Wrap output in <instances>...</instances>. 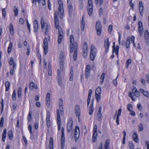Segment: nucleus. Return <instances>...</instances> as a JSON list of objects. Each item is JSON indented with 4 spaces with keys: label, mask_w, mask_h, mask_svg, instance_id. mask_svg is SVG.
<instances>
[{
    "label": "nucleus",
    "mask_w": 149,
    "mask_h": 149,
    "mask_svg": "<svg viewBox=\"0 0 149 149\" xmlns=\"http://www.w3.org/2000/svg\"><path fill=\"white\" fill-rule=\"evenodd\" d=\"M74 47L71 46L70 47V52L72 53L74 52L73 53L74 59V61H76L77 59V43H74Z\"/></svg>",
    "instance_id": "nucleus-1"
},
{
    "label": "nucleus",
    "mask_w": 149,
    "mask_h": 149,
    "mask_svg": "<svg viewBox=\"0 0 149 149\" xmlns=\"http://www.w3.org/2000/svg\"><path fill=\"white\" fill-rule=\"evenodd\" d=\"M58 1L59 4L58 10L60 13V17L62 19L63 17L64 13L63 3L61 0H58Z\"/></svg>",
    "instance_id": "nucleus-2"
},
{
    "label": "nucleus",
    "mask_w": 149,
    "mask_h": 149,
    "mask_svg": "<svg viewBox=\"0 0 149 149\" xmlns=\"http://www.w3.org/2000/svg\"><path fill=\"white\" fill-rule=\"evenodd\" d=\"M87 10L88 14L89 16L91 15L93 12V1L88 0Z\"/></svg>",
    "instance_id": "nucleus-3"
},
{
    "label": "nucleus",
    "mask_w": 149,
    "mask_h": 149,
    "mask_svg": "<svg viewBox=\"0 0 149 149\" xmlns=\"http://www.w3.org/2000/svg\"><path fill=\"white\" fill-rule=\"evenodd\" d=\"M61 148L63 149L65 146V137L64 134V128L62 127L61 128Z\"/></svg>",
    "instance_id": "nucleus-4"
},
{
    "label": "nucleus",
    "mask_w": 149,
    "mask_h": 149,
    "mask_svg": "<svg viewBox=\"0 0 149 149\" xmlns=\"http://www.w3.org/2000/svg\"><path fill=\"white\" fill-rule=\"evenodd\" d=\"M41 24L42 29L45 30V33L46 34L48 30L47 24L46 22H45L44 18L42 17L41 19Z\"/></svg>",
    "instance_id": "nucleus-5"
},
{
    "label": "nucleus",
    "mask_w": 149,
    "mask_h": 149,
    "mask_svg": "<svg viewBox=\"0 0 149 149\" xmlns=\"http://www.w3.org/2000/svg\"><path fill=\"white\" fill-rule=\"evenodd\" d=\"M95 47L93 45L91 47V52L90 53V58L91 60L93 61L95 56L96 53L95 52Z\"/></svg>",
    "instance_id": "nucleus-6"
},
{
    "label": "nucleus",
    "mask_w": 149,
    "mask_h": 149,
    "mask_svg": "<svg viewBox=\"0 0 149 149\" xmlns=\"http://www.w3.org/2000/svg\"><path fill=\"white\" fill-rule=\"evenodd\" d=\"M60 60V67L61 69H63V63L64 62V55L63 52L61 51L60 52L59 56Z\"/></svg>",
    "instance_id": "nucleus-7"
},
{
    "label": "nucleus",
    "mask_w": 149,
    "mask_h": 149,
    "mask_svg": "<svg viewBox=\"0 0 149 149\" xmlns=\"http://www.w3.org/2000/svg\"><path fill=\"white\" fill-rule=\"evenodd\" d=\"M95 27L97 34L100 36L102 32V26L100 22H97L96 23Z\"/></svg>",
    "instance_id": "nucleus-8"
},
{
    "label": "nucleus",
    "mask_w": 149,
    "mask_h": 149,
    "mask_svg": "<svg viewBox=\"0 0 149 149\" xmlns=\"http://www.w3.org/2000/svg\"><path fill=\"white\" fill-rule=\"evenodd\" d=\"M43 48L44 49V54L46 55L48 52V42L47 39L45 38L43 42Z\"/></svg>",
    "instance_id": "nucleus-9"
},
{
    "label": "nucleus",
    "mask_w": 149,
    "mask_h": 149,
    "mask_svg": "<svg viewBox=\"0 0 149 149\" xmlns=\"http://www.w3.org/2000/svg\"><path fill=\"white\" fill-rule=\"evenodd\" d=\"M73 121L72 118L69 119L67 125V130L68 132H70L72 128Z\"/></svg>",
    "instance_id": "nucleus-10"
},
{
    "label": "nucleus",
    "mask_w": 149,
    "mask_h": 149,
    "mask_svg": "<svg viewBox=\"0 0 149 149\" xmlns=\"http://www.w3.org/2000/svg\"><path fill=\"white\" fill-rule=\"evenodd\" d=\"M79 129L78 126H76L74 132V137L75 139V141L77 142L78 140L79 136Z\"/></svg>",
    "instance_id": "nucleus-11"
},
{
    "label": "nucleus",
    "mask_w": 149,
    "mask_h": 149,
    "mask_svg": "<svg viewBox=\"0 0 149 149\" xmlns=\"http://www.w3.org/2000/svg\"><path fill=\"white\" fill-rule=\"evenodd\" d=\"M91 72V67L89 65L86 66L85 69V77L86 78L88 79L90 76Z\"/></svg>",
    "instance_id": "nucleus-12"
},
{
    "label": "nucleus",
    "mask_w": 149,
    "mask_h": 149,
    "mask_svg": "<svg viewBox=\"0 0 149 149\" xmlns=\"http://www.w3.org/2000/svg\"><path fill=\"white\" fill-rule=\"evenodd\" d=\"M110 45V43L109 40V38L105 40L104 43V47L105 48L106 53H107L109 50V47Z\"/></svg>",
    "instance_id": "nucleus-13"
},
{
    "label": "nucleus",
    "mask_w": 149,
    "mask_h": 149,
    "mask_svg": "<svg viewBox=\"0 0 149 149\" xmlns=\"http://www.w3.org/2000/svg\"><path fill=\"white\" fill-rule=\"evenodd\" d=\"M57 120L58 124V130H60L61 129V118L60 115L58 110L57 112Z\"/></svg>",
    "instance_id": "nucleus-14"
},
{
    "label": "nucleus",
    "mask_w": 149,
    "mask_h": 149,
    "mask_svg": "<svg viewBox=\"0 0 149 149\" xmlns=\"http://www.w3.org/2000/svg\"><path fill=\"white\" fill-rule=\"evenodd\" d=\"M9 63L10 65H13L12 67L14 70L16 69V64L14 62V60L13 57H10L9 59Z\"/></svg>",
    "instance_id": "nucleus-15"
},
{
    "label": "nucleus",
    "mask_w": 149,
    "mask_h": 149,
    "mask_svg": "<svg viewBox=\"0 0 149 149\" xmlns=\"http://www.w3.org/2000/svg\"><path fill=\"white\" fill-rule=\"evenodd\" d=\"M75 114L76 116L79 118V116L80 115V110L79 106L77 105L75 107Z\"/></svg>",
    "instance_id": "nucleus-16"
},
{
    "label": "nucleus",
    "mask_w": 149,
    "mask_h": 149,
    "mask_svg": "<svg viewBox=\"0 0 149 149\" xmlns=\"http://www.w3.org/2000/svg\"><path fill=\"white\" fill-rule=\"evenodd\" d=\"M85 17L84 15L82 17V19L81 21V29L83 31L84 30V28L85 24V21L84 20Z\"/></svg>",
    "instance_id": "nucleus-17"
},
{
    "label": "nucleus",
    "mask_w": 149,
    "mask_h": 149,
    "mask_svg": "<svg viewBox=\"0 0 149 149\" xmlns=\"http://www.w3.org/2000/svg\"><path fill=\"white\" fill-rule=\"evenodd\" d=\"M33 25L34 27V31L35 33L37 32L38 27V22L37 20H34L33 21Z\"/></svg>",
    "instance_id": "nucleus-18"
},
{
    "label": "nucleus",
    "mask_w": 149,
    "mask_h": 149,
    "mask_svg": "<svg viewBox=\"0 0 149 149\" xmlns=\"http://www.w3.org/2000/svg\"><path fill=\"white\" fill-rule=\"evenodd\" d=\"M50 94L49 93H47V96H46V104L47 105L49 106L50 104Z\"/></svg>",
    "instance_id": "nucleus-19"
},
{
    "label": "nucleus",
    "mask_w": 149,
    "mask_h": 149,
    "mask_svg": "<svg viewBox=\"0 0 149 149\" xmlns=\"http://www.w3.org/2000/svg\"><path fill=\"white\" fill-rule=\"evenodd\" d=\"M70 47L71 46H73L74 47V44L75 43H77L76 42H74V36L73 35H71L70 37Z\"/></svg>",
    "instance_id": "nucleus-20"
},
{
    "label": "nucleus",
    "mask_w": 149,
    "mask_h": 149,
    "mask_svg": "<svg viewBox=\"0 0 149 149\" xmlns=\"http://www.w3.org/2000/svg\"><path fill=\"white\" fill-rule=\"evenodd\" d=\"M68 9L70 15H72V12L73 9L72 4V3H70L68 5Z\"/></svg>",
    "instance_id": "nucleus-21"
},
{
    "label": "nucleus",
    "mask_w": 149,
    "mask_h": 149,
    "mask_svg": "<svg viewBox=\"0 0 149 149\" xmlns=\"http://www.w3.org/2000/svg\"><path fill=\"white\" fill-rule=\"evenodd\" d=\"M139 11L140 12V15H142V12L143 10V3L142 1H139Z\"/></svg>",
    "instance_id": "nucleus-22"
},
{
    "label": "nucleus",
    "mask_w": 149,
    "mask_h": 149,
    "mask_svg": "<svg viewBox=\"0 0 149 149\" xmlns=\"http://www.w3.org/2000/svg\"><path fill=\"white\" fill-rule=\"evenodd\" d=\"M7 130L6 129L3 130V135L2 137V140L3 141H4L6 136Z\"/></svg>",
    "instance_id": "nucleus-23"
},
{
    "label": "nucleus",
    "mask_w": 149,
    "mask_h": 149,
    "mask_svg": "<svg viewBox=\"0 0 149 149\" xmlns=\"http://www.w3.org/2000/svg\"><path fill=\"white\" fill-rule=\"evenodd\" d=\"M132 137L134 141L137 143H139V141L138 137V136L136 133L135 132L132 135Z\"/></svg>",
    "instance_id": "nucleus-24"
},
{
    "label": "nucleus",
    "mask_w": 149,
    "mask_h": 149,
    "mask_svg": "<svg viewBox=\"0 0 149 149\" xmlns=\"http://www.w3.org/2000/svg\"><path fill=\"white\" fill-rule=\"evenodd\" d=\"M110 140L109 139H107L106 140L104 145V148L105 149H109V144Z\"/></svg>",
    "instance_id": "nucleus-25"
},
{
    "label": "nucleus",
    "mask_w": 149,
    "mask_h": 149,
    "mask_svg": "<svg viewBox=\"0 0 149 149\" xmlns=\"http://www.w3.org/2000/svg\"><path fill=\"white\" fill-rule=\"evenodd\" d=\"M38 87L36 85H35L33 82H31L30 84V89L32 90L34 88L36 89L38 88Z\"/></svg>",
    "instance_id": "nucleus-26"
},
{
    "label": "nucleus",
    "mask_w": 149,
    "mask_h": 149,
    "mask_svg": "<svg viewBox=\"0 0 149 149\" xmlns=\"http://www.w3.org/2000/svg\"><path fill=\"white\" fill-rule=\"evenodd\" d=\"M130 37H127V38L126 42L125 43V45L127 48H129L130 47Z\"/></svg>",
    "instance_id": "nucleus-27"
},
{
    "label": "nucleus",
    "mask_w": 149,
    "mask_h": 149,
    "mask_svg": "<svg viewBox=\"0 0 149 149\" xmlns=\"http://www.w3.org/2000/svg\"><path fill=\"white\" fill-rule=\"evenodd\" d=\"M49 149H53V139L52 137L50 138Z\"/></svg>",
    "instance_id": "nucleus-28"
},
{
    "label": "nucleus",
    "mask_w": 149,
    "mask_h": 149,
    "mask_svg": "<svg viewBox=\"0 0 149 149\" xmlns=\"http://www.w3.org/2000/svg\"><path fill=\"white\" fill-rule=\"evenodd\" d=\"M97 135V132H94L93 136V143H95L96 142V137Z\"/></svg>",
    "instance_id": "nucleus-29"
},
{
    "label": "nucleus",
    "mask_w": 149,
    "mask_h": 149,
    "mask_svg": "<svg viewBox=\"0 0 149 149\" xmlns=\"http://www.w3.org/2000/svg\"><path fill=\"white\" fill-rule=\"evenodd\" d=\"M5 86L6 87L5 91H8L10 86V83L9 81H6L5 82Z\"/></svg>",
    "instance_id": "nucleus-30"
},
{
    "label": "nucleus",
    "mask_w": 149,
    "mask_h": 149,
    "mask_svg": "<svg viewBox=\"0 0 149 149\" xmlns=\"http://www.w3.org/2000/svg\"><path fill=\"white\" fill-rule=\"evenodd\" d=\"M105 74L104 73H102L100 76V83L101 84H102L103 82L105 77Z\"/></svg>",
    "instance_id": "nucleus-31"
},
{
    "label": "nucleus",
    "mask_w": 149,
    "mask_h": 149,
    "mask_svg": "<svg viewBox=\"0 0 149 149\" xmlns=\"http://www.w3.org/2000/svg\"><path fill=\"white\" fill-rule=\"evenodd\" d=\"M9 29L10 33L11 34L13 35L14 34V31L13 25L12 23H10L9 24Z\"/></svg>",
    "instance_id": "nucleus-32"
},
{
    "label": "nucleus",
    "mask_w": 149,
    "mask_h": 149,
    "mask_svg": "<svg viewBox=\"0 0 149 149\" xmlns=\"http://www.w3.org/2000/svg\"><path fill=\"white\" fill-rule=\"evenodd\" d=\"M101 89L100 87H98L95 90V94H101Z\"/></svg>",
    "instance_id": "nucleus-33"
},
{
    "label": "nucleus",
    "mask_w": 149,
    "mask_h": 149,
    "mask_svg": "<svg viewBox=\"0 0 149 149\" xmlns=\"http://www.w3.org/2000/svg\"><path fill=\"white\" fill-rule=\"evenodd\" d=\"M88 48V46L86 42L84 43V44L83 46V52H84V53L87 52V49Z\"/></svg>",
    "instance_id": "nucleus-34"
},
{
    "label": "nucleus",
    "mask_w": 149,
    "mask_h": 149,
    "mask_svg": "<svg viewBox=\"0 0 149 149\" xmlns=\"http://www.w3.org/2000/svg\"><path fill=\"white\" fill-rule=\"evenodd\" d=\"M13 46V43L12 42H10L9 45V46L8 48L7 52L8 53H9L12 49Z\"/></svg>",
    "instance_id": "nucleus-35"
},
{
    "label": "nucleus",
    "mask_w": 149,
    "mask_h": 149,
    "mask_svg": "<svg viewBox=\"0 0 149 149\" xmlns=\"http://www.w3.org/2000/svg\"><path fill=\"white\" fill-rule=\"evenodd\" d=\"M9 139L11 140L13 139V133L11 130L9 131L8 133Z\"/></svg>",
    "instance_id": "nucleus-36"
},
{
    "label": "nucleus",
    "mask_w": 149,
    "mask_h": 149,
    "mask_svg": "<svg viewBox=\"0 0 149 149\" xmlns=\"http://www.w3.org/2000/svg\"><path fill=\"white\" fill-rule=\"evenodd\" d=\"M79 6L80 10H81L83 7V1L82 0H79Z\"/></svg>",
    "instance_id": "nucleus-37"
},
{
    "label": "nucleus",
    "mask_w": 149,
    "mask_h": 149,
    "mask_svg": "<svg viewBox=\"0 0 149 149\" xmlns=\"http://www.w3.org/2000/svg\"><path fill=\"white\" fill-rule=\"evenodd\" d=\"M138 130L139 132L142 131L144 128L143 125L141 123L138 125Z\"/></svg>",
    "instance_id": "nucleus-38"
},
{
    "label": "nucleus",
    "mask_w": 149,
    "mask_h": 149,
    "mask_svg": "<svg viewBox=\"0 0 149 149\" xmlns=\"http://www.w3.org/2000/svg\"><path fill=\"white\" fill-rule=\"evenodd\" d=\"M13 10L15 13V16H17L18 15V9L16 6H15L14 7Z\"/></svg>",
    "instance_id": "nucleus-39"
},
{
    "label": "nucleus",
    "mask_w": 149,
    "mask_h": 149,
    "mask_svg": "<svg viewBox=\"0 0 149 149\" xmlns=\"http://www.w3.org/2000/svg\"><path fill=\"white\" fill-rule=\"evenodd\" d=\"M131 63V59H128L126 63V67L127 68H128L129 65Z\"/></svg>",
    "instance_id": "nucleus-40"
},
{
    "label": "nucleus",
    "mask_w": 149,
    "mask_h": 149,
    "mask_svg": "<svg viewBox=\"0 0 149 149\" xmlns=\"http://www.w3.org/2000/svg\"><path fill=\"white\" fill-rule=\"evenodd\" d=\"M73 71L72 69L70 70V80L72 81L73 79Z\"/></svg>",
    "instance_id": "nucleus-41"
},
{
    "label": "nucleus",
    "mask_w": 149,
    "mask_h": 149,
    "mask_svg": "<svg viewBox=\"0 0 149 149\" xmlns=\"http://www.w3.org/2000/svg\"><path fill=\"white\" fill-rule=\"evenodd\" d=\"M145 38L147 40L149 38V34L148 31L147 30H146L145 31Z\"/></svg>",
    "instance_id": "nucleus-42"
},
{
    "label": "nucleus",
    "mask_w": 149,
    "mask_h": 149,
    "mask_svg": "<svg viewBox=\"0 0 149 149\" xmlns=\"http://www.w3.org/2000/svg\"><path fill=\"white\" fill-rule=\"evenodd\" d=\"M101 94H95V97L96 99L97 102H98L101 99Z\"/></svg>",
    "instance_id": "nucleus-43"
},
{
    "label": "nucleus",
    "mask_w": 149,
    "mask_h": 149,
    "mask_svg": "<svg viewBox=\"0 0 149 149\" xmlns=\"http://www.w3.org/2000/svg\"><path fill=\"white\" fill-rule=\"evenodd\" d=\"M22 88L21 87H19L18 91V97L19 98L20 97L21 94Z\"/></svg>",
    "instance_id": "nucleus-44"
},
{
    "label": "nucleus",
    "mask_w": 149,
    "mask_h": 149,
    "mask_svg": "<svg viewBox=\"0 0 149 149\" xmlns=\"http://www.w3.org/2000/svg\"><path fill=\"white\" fill-rule=\"evenodd\" d=\"M63 36H58V43L59 44L61 43L62 40L63 39Z\"/></svg>",
    "instance_id": "nucleus-45"
},
{
    "label": "nucleus",
    "mask_w": 149,
    "mask_h": 149,
    "mask_svg": "<svg viewBox=\"0 0 149 149\" xmlns=\"http://www.w3.org/2000/svg\"><path fill=\"white\" fill-rule=\"evenodd\" d=\"M58 36H63V32L62 28L60 27L58 29Z\"/></svg>",
    "instance_id": "nucleus-46"
},
{
    "label": "nucleus",
    "mask_w": 149,
    "mask_h": 149,
    "mask_svg": "<svg viewBox=\"0 0 149 149\" xmlns=\"http://www.w3.org/2000/svg\"><path fill=\"white\" fill-rule=\"evenodd\" d=\"M32 114L31 112V111H29V113L28 115V120L29 122H30L31 121L32 119Z\"/></svg>",
    "instance_id": "nucleus-47"
},
{
    "label": "nucleus",
    "mask_w": 149,
    "mask_h": 149,
    "mask_svg": "<svg viewBox=\"0 0 149 149\" xmlns=\"http://www.w3.org/2000/svg\"><path fill=\"white\" fill-rule=\"evenodd\" d=\"M130 39H131V43H133V46H134V47H135L136 46H135V44L134 42V39H135L134 36H131L130 37Z\"/></svg>",
    "instance_id": "nucleus-48"
},
{
    "label": "nucleus",
    "mask_w": 149,
    "mask_h": 149,
    "mask_svg": "<svg viewBox=\"0 0 149 149\" xmlns=\"http://www.w3.org/2000/svg\"><path fill=\"white\" fill-rule=\"evenodd\" d=\"M139 32L141 36L143 34V27H138Z\"/></svg>",
    "instance_id": "nucleus-49"
},
{
    "label": "nucleus",
    "mask_w": 149,
    "mask_h": 149,
    "mask_svg": "<svg viewBox=\"0 0 149 149\" xmlns=\"http://www.w3.org/2000/svg\"><path fill=\"white\" fill-rule=\"evenodd\" d=\"M123 138L122 141V143L123 144H124L125 143V136L126 135V133L125 131H124L123 132Z\"/></svg>",
    "instance_id": "nucleus-50"
},
{
    "label": "nucleus",
    "mask_w": 149,
    "mask_h": 149,
    "mask_svg": "<svg viewBox=\"0 0 149 149\" xmlns=\"http://www.w3.org/2000/svg\"><path fill=\"white\" fill-rule=\"evenodd\" d=\"M4 122V118L3 117H2L0 120V126L2 127L3 126V123Z\"/></svg>",
    "instance_id": "nucleus-51"
},
{
    "label": "nucleus",
    "mask_w": 149,
    "mask_h": 149,
    "mask_svg": "<svg viewBox=\"0 0 149 149\" xmlns=\"http://www.w3.org/2000/svg\"><path fill=\"white\" fill-rule=\"evenodd\" d=\"M16 92H15V90H14L13 95H12V98H13V100H15L16 99Z\"/></svg>",
    "instance_id": "nucleus-52"
},
{
    "label": "nucleus",
    "mask_w": 149,
    "mask_h": 149,
    "mask_svg": "<svg viewBox=\"0 0 149 149\" xmlns=\"http://www.w3.org/2000/svg\"><path fill=\"white\" fill-rule=\"evenodd\" d=\"M95 3L96 4H98L100 2V5L102 4L103 2V0H95Z\"/></svg>",
    "instance_id": "nucleus-53"
},
{
    "label": "nucleus",
    "mask_w": 149,
    "mask_h": 149,
    "mask_svg": "<svg viewBox=\"0 0 149 149\" xmlns=\"http://www.w3.org/2000/svg\"><path fill=\"white\" fill-rule=\"evenodd\" d=\"M127 109L129 111H132V105L130 104H128L127 105Z\"/></svg>",
    "instance_id": "nucleus-54"
},
{
    "label": "nucleus",
    "mask_w": 149,
    "mask_h": 149,
    "mask_svg": "<svg viewBox=\"0 0 149 149\" xmlns=\"http://www.w3.org/2000/svg\"><path fill=\"white\" fill-rule=\"evenodd\" d=\"M59 109H58L57 110H58L59 112V114H60V113H61V114H62V113H63V106H59Z\"/></svg>",
    "instance_id": "nucleus-55"
},
{
    "label": "nucleus",
    "mask_w": 149,
    "mask_h": 149,
    "mask_svg": "<svg viewBox=\"0 0 149 149\" xmlns=\"http://www.w3.org/2000/svg\"><path fill=\"white\" fill-rule=\"evenodd\" d=\"M47 125L48 127H49L50 126V119H46Z\"/></svg>",
    "instance_id": "nucleus-56"
},
{
    "label": "nucleus",
    "mask_w": 149,
    "mask_h": 149,
    "mask_svg": "<svg viewBox=\"0 0 149 149\" xmlns=\"http://www.w3.org/2000/svg\"><path fill=\"white\" fill-rule=\"evenodd\" d=\"M94 109L93 107H89V114L90 115H92L93 114V111Z\"/></svg>",
    "instance_id": "nucleus-57"
},
{
    "label": "nucleus",
    "mask_w": 149,
    "mask_h": 149,
    "mask_svg": "<svg viewBox=\"0 0 149 149\" xmlns=\"http://www.w3.org/2000/svg\"><path fill=\"white\" fill-rule=\"evenodd\" d=\"M129 146L130 149H134V144L132 142H129Z\"/></svg>",
    "instance_id": "nucleus-58"
},
{
    "label": "nucleus",
    "mask_w": 149,
    "mask_h": 149,
    "mask_svg": "<svg viewBox=\"0 0 149 149\" xmlns=\"http://www.w3.org/2000/svg\"><path fill=\"white\" fill-rule=\"evenodd\" d=\"M55 27L56 29H58L61 27L58 25V22H54Z\"/></svg>",
    "instance_id": "nucleus-59"
},
{
    "label": "nucleus",
    "mask_w": 149,
    "mask_h": 149,
    "mask_svg": "<svg viewBox=\"0 0 149 149\" xmlns=\"http://www.w3.org/2000/svg\"><path fill=\"white\" fill-rule=\"evenodd\" d=\"M2 16L4 17H5L6 15V9L5 8H3L2 10Z\"/></svg>",
    "instance_id": "nucleus-60"
},
{
    "label": "nucleus",
    "mask_w": 149,
    "mask_h": 149,
    "mask_svg": "<svg viewBox=\"0 0 149 149\" xmlns=\"http://www.w3.org/2000/svg\"><path fill=\"white\" fill-rule=\"evenodd\" d=\"M113 28L112 26L111 25H110L108 27V32L109 33H111L112 30Z\"/></svg>",
    "instance_id": "nucleus-61"
},
{
    "label": "nucleus",
    "mask_w": 149,
    "mask_h": 149,
    "mask_svg": "<svg viewBox=\"0 0 149 149\" xmlns=\"http://www.w3.org/2000/svg\"><path fill=\"white\" fill-rule=\"evenodd\" d=\"M28 129L30 133L31 134H32V125L31 124H30L29 125V127H28Z\"/></svg>",
    "instance_id": "nucleus-62"
},
{
    "label": "nucleus",
    "mask_w": 149,
    "mask_h": 149,
    "mask_svg": "<svg viewBox=\"0 0 149 149\" xmlns=\"http://www.w3.org/2000/svg\"><path fill=\"white\" fill-rule=\"evenodd\" d=\"M144 95L147 97H149V93L147 91H145L143 94Z\"/></svg>",
    "instance_id": "nucleus-63"
},
{
    "label": "nucleus",
    "mask_w": 149,
    "mask_h": 149,
    "mask_svg": "<svg viewBox=\"0 0 149 149\" xmlns=\"http://www.w3.org/2000/svg\"><path fill=\"white\" fill-rule=\"evenodd\" d=\"M145 77L146 81L149 84V75L148 74H146Z\"/></svg>",
    "instance_id": "nucleus-64"
}]
</instances>
